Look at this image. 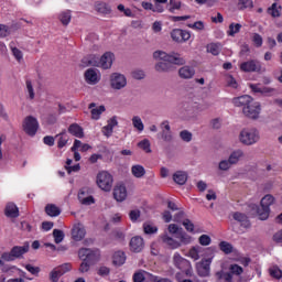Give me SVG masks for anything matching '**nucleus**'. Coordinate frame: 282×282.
I'll return each instance as SVG.
<instances>
[{"mask_svg":"<svg viewBox=\"0 0 282 282\" xmlns=\"http://www.w3.org/2000/svg\"><path fill=\"white\" fill-rule=\"evenodd\" d=\"M259 140H261V134L256 128H246L239 133V141L246 147H252V144H257Z\"/></svg>","mask_w":282,"mask_h":282,"instance_id":"f03ea898","label":"nucleus"},{"mask_svg":"<svg viewBox=\"0 0 282 282\" xmlns=\"http://www.w3.org/2000/svg\"><path fill=\"white\" fill-rule=\"evenodd\" d=\"M95 102L89 104L88 109L90 110L93 120H100V115L105 113V106H99L97 108Z\"/></svg>","mask_w":282,"mask_h":282,"instance_id":"4be33fe9","label":"nucleus"},{"mask_svg":"<svg viewBox=\"0 0 282 282\" xmlns=\"http://www.w3.org/2000/svg\"><path fill=\"white\" fill-rule=\"evenodd\" d=\"M252 42L256 47H261V45H263V37L259 33H253Z\"/></svg>","mask_w":282,"mask_h":282,"instance_id":"e2e57ef3","label":"nucleus"},{"mask_svg":"<svg viewBox=\"0 0 282 282\" xmlns=\"http://www.w3.org/2000/svg\"><path fill=\"white\" fill-rule=\"evenodd\" d=\"M68 133H70V135H74L75 138H85L83 127H80L78 123H72L68 127Z\"/></svg>","mask_w":282,"mask_h":282,"instance_id":"bb28decb","label":"nucleus"},{"mask_svg":"<svg viewBox=\"0 0 282 282\" xmlns=\"http://www.w3.org/2000/svg\"><path fill=\"white\" fill-rule=\"evenodd\" d=\"M232 219L235 221H238L242 228H250V220L248 219V216L243 213L235 212L231 214Z\"/></svg>","mask_w":282,"mask_h":282,"instance_id":"dca6fc26","label":"nucleus"},{"mask_svg":"<svg viewBox=\"0 0 282 282\" xmlns=\"http://www.w3.org/2000/svg\"><path fill=\"white\" fill-rule=\"evenodd\" d=\"M229 270H230V274H236V276H239L241 274H243V268H241L240 265L238 264H231L229 267Z\"/></svg>","mask_w":282,"mask_h":282,"instance_id":"3c124183","label":"nucleus"},{"mask_svg":"<svg viewBox=\"0 0 282 282\" xmlns=\"http://www.w3.org/2000/svg\"><path fill=\"white\" fill-rule=\"evenodd\" d=\"M161 131L158 133V138L163 142H173V131L171 130V122L169 120H163L160 123Z\"/></svg>","mask_w":282,"mask_h":282,"instance_id":"6e6552de","label":"nucleus"},{"mask_svg":"<svg viewBox=\"0 0 282 282\" xmlns=\"http://www.w3.org/2000/svg\"><path fill=\"white\" fill-rule=\"evenodd\" d=\"M234 107H242V109L252 102V97L249 95H242L231 100Z\"/></svg>","mask_w":282,"mask_h":282,"instance_id":"a211bd4d","label":"nucleus"},{"mask_svg":"<svg viewBox=\"0 0 282 282\" xmlns=\"http://www.w3.org/2000/svg\"><path fill=\"white\" fill-rule=\"evenodd\" d=\"M78 200L83 206H91V204H96V199H94V196L89 195V188L87 187L79 189Z\"/></svg>","mask_w":282,"mask_h":282,"instance_id":"ddd939ff","label":"nucleus"},{"mask_svg":"<svg viewBox=\"0 0 282 282\" xmlns=\"http://www.w3.org/2000/svg\"><path fill=\"white\" fill-rule=\"evenodd\" d=\"M173 263L175 268H177L178 270H182V272H185L186 274L191 272V261L186 260L180 253H174Z\"/></svg>","mask_w":282,"mask_h":282,"instance_id":"9b49d317","label":"nucleus"},{"mask_svg":"<svg viewBox=\"0 0 282 282\" xmlns=\"http://www.w3.org/2000/svg\"><path fill=\"white\" fill-rule=\"evenodd\" d=\"M78 257L79 259H84L85 261H87L90 264H96L97 261L100 260V250L98 249H89V248H82L78 251Z\"/></svg>","mask_w":282,"mask_h":282,"instance_id":"423d86ee","label":"nucleus"},{"mask_svg":"<svg viewBox=\"0 0 282 282\" xmlns=\"http://www.w3.org/2000/svg\"><path fill=\"white\" fill-rule=\"evenodd\" d=\"M6 215L13 219L19 217V207H17L14 203H9L6 207Z\"/></svg>","mask_w":282,"mask_h":282,"instance_id":"7c9ffc66","label":"nucleus"},{"mask_svg":"<svg viewBox=\"0 0 282 282\" xmlns=\"http://www.w3.org/2000/svg\"><path fill=\"white\" fill-rule=\"evenodd\" d=\"M178 75L181 78H192L193 76H195V68L191 66H183L178 69Z\"/></svg>","mask_w":282,"mask_h":282,"instance_id":"c85d7f7f","label":"nucleus"},{"mask_svg":"<svg viewBox=\"0 0 282 282\" xmlns=\"http://www.w3.org/2000/svg\"><path fill=\"white\" fill-rule=\"evenodd\" d=\"M113 127H118V119L116 117L108 120V124L102 128L104 135L107 138L111 137V133H113Z\"/></svg>","mask_w":282,"mask_h":282,"instance_id":"393cba45","label":"nucleus"},{"mask_svg":"<svg viewBox=\"0 0 282 282\" xmlns=\"http://www.w3.org/2000/svg\"><path fill=\"white\" fill-rule=\"evenodd\" d=\"M212 241L213 240L210 239V236H208V235H202L198 238V242L200 243V246H210Z\"/></svg>","mask_w":282,"mask_h":282,"instance_id":"69168bd1","label":"nucleus"},{"mask_svg":"<svg viewBox=\"0 0 282 282\" xmlns=\"http://www.w3.org/2000/svg\"><path fill=\"white\" fill-rule=\"evenodd\" d=\"M110 86L112 89H124L127 87V77L120 73H112L110 75Z\"/></svg>","mask_w":282,"mask_h":282,"instance_id":"9d476101","label":"nucleus"},{"mask_svg":"<svg viewBox=\"0 0 282 282\" xmlns=\"http://www.w3.org/2000/svg\"><path fill=\"white\" fill-rule=\"evenodd\" d=\"M7 36H10V26L0 24V39H6Z\"/></svg>","mask_w":282,"mask_h":282,"instance_id":"13d9d810","label":"nucleus"},{"mask_svg":"<svg viewBox=\"0 0 282 282\" xmlns=\"http://www.w3.org/2000/svg\"><path fill=\"white\" fill-rule=\"evenodd\" d=\"M147 279V271L144 270H139L133 274V281L134 282H144Z\"/></svg>","mask_w":282,"mask_h":282,"instance_id":"de8ad7c7","label":"nucleus"},{"mask_svg":"<svg viewBox=\"0 0 282 282\" xmlns=\"http://www.w3.org/2000/svg\"><path fill=\"white\" fill-rule=\"evenodd\" d=\"M238 6L241 10H246V8H253L254 3L252 0H239Z\"/></svg>","mask_w":282,"mask_h":282,"instance_id":"052dcab7","label":"nucleus"},{"mask_svg":"<svg viewBox=\"0 0 282 282\" xmlns=\"http://www.w3.org/2000/svg\"><path fill=\"white\" fill-rule=\"evenodd\" d=\"M85 78H86V83H88V85H97V83L99 82L98 73H96V69H94V68H88L85 72Z\"/></svg>","mask_w":282,"mask_h":282,"instance_id":"5701e85b","label":"nucleus"},{"mask_svg":"<svg viewBox=\"0 0 282 282\" xmlns=\"http://www.w3.org/2000/svg\"><path fill=\"white\" fill-rule=\"evenodd\" d=\"M131 76L132 78H134V80H143L147 74H144V70L142 69H135V70H132Z\"/></svg>","mask_w":282,"mask_h":282,"instance_id":"864d4df0","label":"nucleus"},{"mask_svg":"<svg viewBox=\"0 0 282 282\" xmlns=\"http://www.w3.org/2000/svg\"><path fill=\"white\" fill-rule=\"evenodd\" d=\"M30 252V243L25 242L23 246H14L10 252H3L1 259L3 261H17V259H23V254Z\"/></svg>","mask_w":282,"mask_h":282,"instance_id":"7ed1b4c3","label":"nucleus"},{"mask_svg":"<svg viewBox=\"0 0 282 282\" xmlns=\"http://www.w3.org/2000/svg\"><path fill=\"white\" fill-rule=\"evenodd\" d=\"M213 263L212 258H205L198 261L195 265L198 276L206 278L210 276V264Z\"/></svg>","mask_w":282,"mask_h":282,"instance_id":"1a4fd4ad","label":"nucleus"},{"mask_svg":"<svg viewBox=\"0 0 282 282\" xmlns=\"http://www.w3.org/2000/svg\"><path fill=\"white\" fill-rule=\"evenodd\" d=\"M171 39L175 41V43H186V41L191 40V32L182 29H174L171 32Z\"/></svg>","mask_w":282,"mask_h":282,"instance_id":"f8f14e48","label":"nucleus"},{"mask_svg":"<svg viewBox=\"0 0 282 282\" xmlns=\"http://www.w3.org/2000/svg\"><path fill=\"white\" fill-rule=\"evenodd\" d=\"M232 164L230 163L229 159L228 160H223L218 164L219 171H230V167Z\"/></svg>","mask_w":282,"mask_h":282,"instance_id":"6e6d98bb","label":"nucleus"},{"mask_svg":"<svg viewBox=\"0 0 282 282\" xmlns=\"http://www.w3.org/2000/svg\"><path fill=\"white\" fill-rule=\"evenodd\" d=\"M204 248L196 246L192 247L188 251V257L193 259L194 261H199V252H202Z\"/></svg>","mask_w":282,"mask_h":282,"instance_id":"e433bc0d","label":"nucleus"},{"mask_svg":"<svg viewBox=\"0 0 282 282\" xmlns=\"http://www.w3.org/2000/svg\"><path fill=\"white\" fill-rule=\"evenodd\" d=\"M132 126L134 127V129H137V131L142 132L144 131V123L142 122V118H140L139 116H134L132 118Z\"/></svg>","mask_w":282,"mask_h":282,"instance_id":"ea45409f","label":"nucleus"},{"mask_svg":"<svg viewBox=\"0 0 282 282\" xmlns=\"http://www.w3.org/2000/svg\"><path fill=\"white\" fill-rule=\"evenodd\" d=\"M246 154L242 152V150H235L230 153L228 160L231 163V166H234V164H239V161L243 160Z\"/></svg>","mask_w":282,"mask_h":282,"instance_id":"cd10ccee","label":"nucleus"},{"mask_svg":"<svg viewBox=\"0 0 282 282\" xmlns=\"http://www.w3.org/2000/svg\"><path fill=\"white\" fill-rule=\"evenodd\" d=\"M183 226L187 232H195V225L193 221H191V219L183 220Z\"/></svg>","mask_w":282,"mask_h":282,"instance_id":"680f3d73","label":"nucleus"},{"mask_svg":"<svg viewBox=\"0 0 282 282\" xmlns=\"http://www.w3.org/2000/svg\"><path fill=\"white\" fill-rule=\"evenodd\" d=\"M261 206H264L267 208H270L274 204V196L267 194L262 199L260 200Z\"/></svg>","mask_w":282,"mask_h":282,"instance_id":"a19ab883","label":"nucleus"},{"mask_svg":"<svg viewBox=\"0 0 282 282\" xmlns=\"http://www.w3.org/2000/svg\"><path fill=\"white\" fill-rule=\"evenodd\" d=\"M143 230L145 235H155L158 232V228L149 223L143 224Z\"/></svg>","mask_w":282,"mask_h":282,"instance_id":"09e8293b","label":"nucleus"},{"mask_svg":"<svg viewBox=\"0 0 282 282\" xmlns=\"http://www.w3.org/2000/svg\"><path fill=\"white\" fill-rule=\"evenodd\" d=\"M178 239H180V243L182 246V243H184L185 246H187V243H191V241H193V238L191 236H188L186 232L181 231L178 232Z\"/></svg>","mask_w":282,"mask_h":282,"instance_id":"49530a36","label":"nucleus"},{"mask_svg":"<svg viewBox=\"0 0 282 282\" xmlns=\"http://www.w3.org/2000/svg\"><path fill=\"white\" fill-rule=\"evenodd\" d=\"M56 138L58 139L57 147L58 149H63L64 147L67 145V142L69 141V137L63 131L62 133L57 134Z\"/></svg>","mask_w":282,"mask_h":282,"instance_id":"58836bf2","label":"nucleus"},{"mask_svg":"<svg viewBox=\"0 0 282 282\" xmlns=\"http://www.w3.org/2000/svg\"><path fill=\"white\" fill-rule=\"evenodd\" d=\"M113 197L116 202H124L127 199V187L124 185H117L113 188Z\"/></svg>","mask_w":282,"mask_h":282,"instance_id":"6ab92c4d","label":"nucleus"},{"mask_svg":"<svg viewBox=\"0 0 282 282\" xmlns=\"http://www.w3.org/2000/svg\"><path fill=\"white\" fill-rule=\"evenodd\" d=\"M161 239L165 243V246H169V248H171V250H176V248L182 247V242L173 239L172 237L167 236L166 234L161 236Z\"/></svg>","mask_w":282,"mask_h":282,"instance_id":"412c9836","label":"nucleus"},{"mask_svg":"<svg viewBox=\"0 0 282 282\" xmlns=\"http://www.w3.org/2000/svg\"><path fill=\"white\" fill-rule=\"evenodd\" d=\"M45 213L48 217H58L61 215V208L54 204H47L45 206Z\"/></svg>","mask_w":282,"mask_h":282,"instance_id":"2f4dec72","label":"nucleus"},{"mask_svg":"<svg viewBox=\"0 0 282 282\" xmlns=\"http://www.w3.org/2000/svg\"><path fill=\"white\" fill-rule=\"evenodd\" d=\"M95 10L99 14H111V7L105 2H96Z\"/></svg>","mask_w":282,"mask_h":282,"instance_id":"c756f323","label":"nucleus"},{"mask_svg":"<svg viewBox=\"0 0 282 282\" xmlns=\"http://www.w3.org/2000/svg\"><path fill=\"white\" fill-rule=\"evenodd\" d=\"M25 85H26V94H29L30 100H34V98L36 97V94L34 93V86L32 85V80L26 79Z\"/></svg>","mask_w":282,"mask_h":282,"instance_id":"37998d69","label":"nucleus"},{"mask_svg":"<svg viewBox=\"0 0 282 282\" xmlns=\"http://www.w3.org/2000/svg\"><path fill=\"white\" fill-rule=\"evenodd\" d=\"M88 65H91L93 67H100V59L96 55H90L88 57Z\"/></svg>","mask_w":282,"mask_h":282,"instance_id":"bf43d9fd","label":"nucleus"},{"mask_svg":"<svg viewBox=\"0 0 282 282\" xmlns=\"http://www.w3.org/2000/svg\"><path fill=\"white\" fill-rule=\"evenodd\" d=\"M153 58L160 61L154 66L155 72H159V74L173 72L175 69L174 65H186V59L180 53L175 52L167 54L164 51H156L153 53Z\"/></svg>","mask_w":282,"mask_h":282,"instance_id":"f257e3e1","label":"nucleus"},{"mask_svg":"<svg viewBox=\"0 0 282 282\" xmlns=\"http://www.w3.org/2000/svg\"><path fill=\"white\" fill-rule=\"evenodd\" d=\"M111 65H113V53H111V52H106V53L100 57L99 67H101V69H111Z\"/></svg>","mask_w":282,"mask_h":282,"instance_id":"2eb2a0df","label":"nucleus"},{"mask_svg":"<svg viewBox=\"0 0 282 282\" xmlns=\"http://www.w3.org/2000/svg\"><path fill=\"white\" fill-rule=\"evenodd\" d=\"M130 248L132 252H142V249L144 248V239L142 237H133L130 240Z\"/></svg>","mask_w":282,"mask_h":282,"instance_id":"aec40b11","label":"nucleus"},{"mask_svg":"<svg viewBox=\"0 0 282 282\" xmlns=\"http://www.w3.org/2000/svg\"><path fill=\"white\" fill-rule=\"evenodd\" d=\"M240 69L246 73L261 72V63L256 59H250L240 64Z\"/></svg>","mask_w":282,"mask_h":282,"instance_id":"4468645a","label":"nucleus"},{"mask_svg":"<svg viewBox=\"0 0 282 282\" xmlns=\"http://www.w3.org/2000/svg\"><path fill=\"white\" fill-rule=\"evenodd\" d=\"M85 235H86L85 228H83L80 225L74 226L72 230V237L74 241H83V239H85Z\"/></svg>","mask_w":282,"mask_h":282,"instance_id":"b1692460","label":"nucleus"},{"mask_svg":"<svg viewBox=\"0 0 282 282\" xmlns=\"http://www.w3.org/2000/svg\"><path fill=\"white\" fill-rule=\"evenodd\" d=\"M61 276H63V275H62L61 271L57 270L56 268L53 269V270L51 271V273H50V280H51L52 282H58V279H61Z\"/></svg>","mask_w":282,"mask_h":282,"instance_id":"4d7b16f0","label":"nucleus"},{"mask_svg":"<svg viewBox=\"0 0 282 282\" xmlns=\"http://www.w3.org/2000/svg\"><path fill=\"white\" fill-rule=\"evenodd\" d=\"M270 275L273 276V279H282V271L278 267H273L270 269Z\"/></svg>","mask_w":282,"mask_h":282,"instance_id":"0e129e2a","label":"nucleus"},{"mask_svg":"<svg viewBox=\"0 0 282 282\" xmlns=\"http://www.w3.org/2000/svg\"><path fill=\"white\" fill-rule=\"evenodd\" d=\"M58 19L63 25H69V23L72 22V11H63L62 13H59Z\"/></svg>","mask_w":282,"mask_h":282,"instance_id":"72a5a7b5","label":"nucleus"},{"mask_svg":"<svg viewBox=\"0 0 282 282\" xmlns=\"http://www.w3.org/2000/svg\"><path fill=\"white\" fill-rule=\"evenodd\" d=\"M22 129L26 135L34 138L39 131V120L35 117L28 116L22 122Z\"/></svg>","mask_w":282,"mask_h":282,"instance_id":"39448f33","label":"nucleus"},{"mask_svg":"<svg viewBox=\"0 0 282 282\" xmlns=\"http://www.w3.org/2000/svg\"><path fill=\"white\" fill-rule=\"evenodd\" d=\"M207 52L213 54V56H219L221 52V44L220 43H210L207 45Z\"/></svg>","mask_w":282,"mask_h":282,"instance_id":"f704fd0d","label":"nucleus"},{"mask_svg":"<svg viewBox=\"0 0 282 282\" xmlns=\"http://www.w3.org/2000/svg\"><path fill=\"white\" fill-rule=\"evenodd\" d=\"M161 279L162 278L153 275V274L145 271V281L147 282H160Z\"/></svg>","mask_w":282,"mask_h":282,"instance_id":"774afa93","label":"nucleus"},{"mask_svg":"<svg viewBox=\"0 0 282 282\" xmlns=\"http://www.w3.org/2000/svg\"><path fill=\"white\" fill-rule=\"evenodd\" d=\"M219 249L221 250V252H224L225 254H231L232 252V245L227 242V241H221L219 243Z\"/></svg>","mask_w":282,"mask_h":282,"instance_id":"c03bdc74","label":"nucleus"},{"mask_svg":"<svg viewBox=\"0 0 282 282\" xmlns=\"http://www.w3.org/2000/svg\"><path fill=\"white\" fill-rule=\"evenodd\" d=\"M53 237L55 243H62L63 239H65V232H63V230L61 229H54Z\"/></svg>","mask_w":282,"mask_h":282,"instance_id":"a18cd8bd","label":"nucleus"},{"mask_svg":"<svg viewBox=\"0 0 282 282\" xmlns=\"http://www.w3.org/2000/svg\"><path fill=\"white\" fill-rule=\"evenodd\" d=\"M242 113L246 118H250V120H259V116L261 115V104L251 101V104L242 108Z\"/></svg>","mask_w":282,"mask_h":282,"instance_id":"0eeeda50","label":"nucleus"},{"mask_svg":"<svg viewBox=\"0 0 282 282\" xmlns=\"http://www.w3.org/2000/svg\"><path fill=\"white\" fill-rule=\"evenodd\" d=\"M180 138L183 140V142H191V140H193V133H191L188 130H183L180 132Z\"/></svg>","mask_w":282,"mask_h":282,"instance_id":"5fc2aeb1","label":"nucleus"},{"mask_svg":"<svg viewBox=\"0 0 282 282\" xmlns=\"http://www.w3.org/2000/svg\"><path fill=\"white\" fill-rule=\"evenodd\" d=\"M138 147L145 151V153H151V142L149 141V139H144L139 142Z\"/></svg>","mask_w":282,"mask_h":282,"instance_id":"8fccbe9b","label":"nucleus"},{"mask_svg":"<svg viewBox=\"0 0 282 282\" xmlns=\"http://www.w3.org/2000/svg\"><path fill=\"white\" fill-rule=\"evenodd\" d=\"M97 185L101 191L109 193L113 188V176L107 171L99 172L97 174Z\"/></svg>","mask_w":282,"mask_h":282,"instance_id":"20e7f679","label":"nucleus"},{"mask_svg":"<svg viewBox=\"0 0 282 282\" xmlns=\"http://www.w3.org/2000/svg\"><path fill=\"white\" fill-rule=\"evenodd\" d=\"M56 269L62 273L63 276V274H67V272L72 271V263H64Z\"/></svg>","mask_w":282,"mask_h":282,"instance_id":"338daca9","label":"nucleus"},{"mask_svg":"<svg viewBox=\"0 0 282 282\" xmlns=\"http://www.w3.org/2000/svg\"><path fill=\"white\" fill-rule=\"evenodd\" d=\"M242 25L240 23H230L229 24V30L227 31L228 36H235L236 34H239L241 32Z\"/></svg>","mask_w":282,"mask_h":282,"instance_id":"4c0bfd02","label":"nucleus"},{"mask_svg":"<svg viewBox=\"0 0 282 282\" xmlns=\"http://www.w3.org/2000/svg\"><path fill=\"white\" fill-rule=\"evenodd\" d=\"M173 180L175 184H178L180 186H184L186 182L188 181V174L184 171H177L173 174Z\"/></svg>","mask_w":282,"mask_h":282,"instance_id":"a878e982","label":"nucleus"},{"mask_svg":"<svg viewBox=\"0 0 282 282\" xmlns=\"http://www.w3.org/2000/svg\"><path fill=\"white\" fill-rule=\"evenodd\" d=\"M252 210L256 212V215H258V217L261 221H265V219H268V217H270V208L264 207L261 204H260V206L252 205Z\"/></svg>","mask_w":282,"mask_h":282,"instance_id":"f3484780","label":"nucleus"},{"mask_svg":"<svg viewBox=\"0 0 282 282\" xmlns=\"http://www.w3.org/2000/svg\"><path fill=\"white\" fill-rule=\"evenodd\" d=\"M268 12L273 17V19H276L281 17V6L278 7L276 3H273L271 8L268 9Z\"/></svg>","mask_w":282,"mask_h":282,"instance_id":"79ce46f5","label":"nucleus"},{"mask_svg":"<svg viewBox=\"0 0 282 282\" xmlns=\"http://www.w3.org/2000/svg\"><path fill=\"white\" fill-rule=\"evenodd\" d=\"M124 261H127V257H124V252H122V251H117V252L113 254L112 263H113L115 265H124Z\"/></svg>","mask_w":282,"mask_h":282,"instance_id":"473e14b6","label":"nucleus"},{"mask_svg":"<svg viewBox=\"0 0 282 282\" xmlns=\"http://www.w3.org/2000/svg\"><path fill=\"white\" fill-rule=\"evenodd\" d=\"M131 173L135 177L140 178V177H144V175H147V170H144V166H142V165H133L131 167Z\"/></svg>","mask_w":282,"mask_h":282,"instance_id":"c9c22d12","label":"nucleus"},{"mask_svg":"<svg viewBox=\"0 0 282 282\" xmlns=\"http://www.w3.org/2000/svg\"><path fill=\"white\" fill-rule=\"evenodd\" d=\"M93 264H90L87 260L82 259V263L79 265V272L85 274V272H89Z\"/></svg>","mask_w":282,"mask_h":282,"instance_id":"603ef678","label":"nucleus"}]
</instances>
